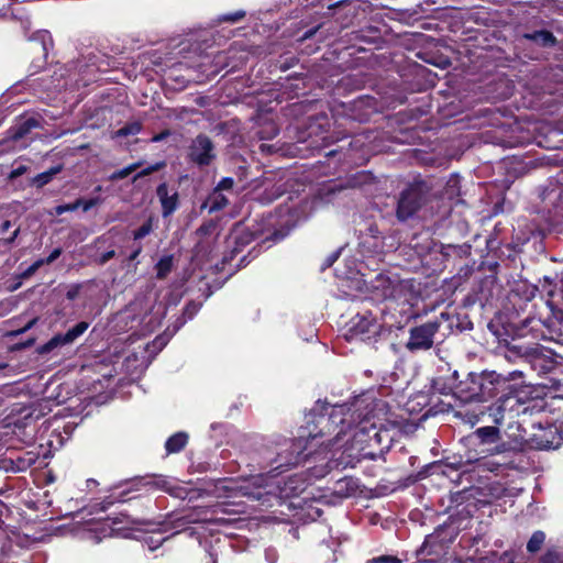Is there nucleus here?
I'll return each mask as SVG.
<instances>
[{
	"label": "nucleus",
	"instance_id": "nucleus-1",
	"mask_svg": "<svg viewBox=\"0 0 563 563\" xmlns=\"http://www.w3.org/2000/svg\"><path fill=\"white\" fill-rule=\"evenodd\" d=\"M48 497L49 495H27V499L23 500L24 508H10L5 505L10 511L8 514L4 512L2 518L7 523L10 525H2L0 529L11 530L15 528L14 522H18L20 519L25 521H33L41 517H48L49 519H53L54 517L82 515L81 519H85L89 516H97L92 517L90 520L103 521L101 523L103 537L111 536L120 530V528H117L115 526L119 522H122V520H119L118 518H111L110 516H99L101 512H106L109 507L114 504L112 495L107 496L102 500H99V498L95 499L92 503L88 505L85 504L80 507L78 499L73 498H69L64 507H54V500L48 499Z\"/></svg>",
	"mask_w": 563,
	"mask_h": 563
},
{
	"label": "nucleus",
	"instance_id": "nucleus-2",
	"mask_svg": "<svg viewBox=\"0 0 563 563\" xmlns=\"http://www.w3.org/2000/svg\"><path fill=\"white\" fill-rule=\"evenodd\" d=\"M349 495H319V497H312L307 500L301 499V495H278L280 497L282 505L287 506L288 509H294L295 516L299 519L316 520L321 517L322 510L318 506L320 504H336L341 501L343 497Z\"/></svg>",
	"mask_w": 563,
	"mask_h": 563
},
{
	"label": "nucleus",
	"instance_id": "nucleus-3",
	"mask_svg": "<svg viewBox=\"0 0 563 563\" xmlns=\"http://www.w3.org/2000/svg\"><path fill=\"white\" fill-rule=\"evenodd\" d=\"M446 320H449V314L442 312L440 316L422 324L410 328L406 349L412 353L431 350L435 343L440 328Z\"/></svg>",
	"mask_w": 563,
	"mask_h": 563
},
{
	"label": "nucleus",
	"instance_id": "nucleus-4",
	"mask_svg": "<svg viewBox=\"0 0 563 563\" xmlns=\"http://www.w3.org/2000/svg\"><path fill=\"white\" fill-rule=\"evenodd\" d=\"M236 510L229 509L224 504H214V505H194L192 509L185 515L177 517L173 525L174 528L177 529V532L184 530L185 527L189 523L197 522H217L224 520L221 515L225 514H236Z\"/></svg>",
	"mask_w": 563,
	"mask_h": 563
},
{
	"label": "nucleus",
	"instance_id": "nucleus-5",
	"mask_svg": "<svg viewBox=\"0 0 563 563\" xmlns=\"http://www.w3.org/2000/svg\"><path fill=\"white\" fill-rule=\"evenodd\" d=\"M547 306L551 311V316L541 319L529 317L522 321V329H529L531 332L538 331L540 325L547 329V333L542 332L541 338L563 344V309H558L551 300H547Z\"/></svg>",
	"mask_w": 563,
	"mask_h": 563
},
{
	"label": "nucleus",
	"instance_id": "nucleus-6",
	"mask_svg": "<svg viewBox=\"0 0 563 563\" xmlns=\"http://www.w3.org/2000/svg\"><path fill=\"white\" fill-rule=\"evenodd\" d=\"M411 285L396 273H380L371 282V289L377 299H400L407 295Z\"/></svg>",
	"mask_w": 563,
	"mask_h": 563
},
{
	"label": "nucleus",
	"instance_id": "nucleus-7",
	"mask_svg": "<svg viewBox=\"0 0 563 563\" xmlns=\"http://www.w3.org/2000/svg\"><path fill=\"white\" fill-rule=\"evenodd\" d=\"M428 192L429 188L423 181L411 184L404 189L397 202V219L404 222L412 218L424 205Z\"/></svg>",
	"mask_w": 563,
	"mask_h": 563
},
{
	"label": "nucleus",
	"instance_id": "nucleus-8",
	"mask_svg": "<svg viewBox=\"0 0 563 563\" xmlns=\"http://www.w3.org/2000/svg\"><path fill=\"white\" fill-rule=\"evenodd\" d=\"M298 449L299 445H297L295 442H291L289 449H287L285 452L277 454V457L271 464L272 470L268 473H261L251 476L250 481L252 485L256 488L269 487L271 484L268 482L275 477V475H271L272 472L279 471L278 473H282L284 471V467L288 468L298 465L307 456H302V453L299 452Z\"/></svg>",
	"mask_w": 563,
	"mask_h": 563
},
{
	"label": "nucleus",
	"instance_id": "nucleus-9",
	"mask_svg": "<svg viewBox=\"0 0 563 563\" xmlns=\"http://www.w3.org/2000/svg\"><path fill=\"white\" fill-rule=\"evenodd\" d=\"M522 371H514L509 374L510 377L503 376L496 372H481L477 373L476 379L478 382V402H485L494 397H497L501 390L509 386V379L515 376H521Z\"/></svg>",
	"mask_w": 563,
	"mask_h": 563
},
{
	"label": "nucleus",
	"instance_id": "nucleus-10",
	"mask_svg": "<svg viewBox=\"0 0 563 563\" xmlns=\"http://www.w3.org/2000/svg\"><path fill=\"white\" fill-rule=\"evenodd\" d=\"M113 489H122L121 493H133L136 490H144L145 493L154 490L175 493V487L162 475H146L121 481L109 488V490Z\"/></svg>",
	"mask_w": 563,
	"mask_h": 563
},
{
	"label": "nucleus",
	"instance_id": "nucleus-11",
	"mask_svg": "<svg viewBox=\"0 0 563 563\" xmlns=\"http://www.w3.org/2000/svg\"><path fill=\"white\" fill-rule=\"evenodd\" d=\"M349 410L350 408L346 405L330 406L327 402L317 401L311 412L317 417V426L321 427L319 435L323 434L324 428L330 429V426L338 427L339 424H344L346 420L343 416Z\"/></svg>",
	"mask_w": 563,
	"mask_h": 563
},
{
	"label": "nucleus",
	"instance_id": "nucleus-12",
	"mask_svg": "<svg viewBox=\"0 0 563 563\" xmlns=\"http://www.w3.org/2000/svg\"><path fill=\"white\" fill-rule=\"evenodd\" d=\"M380 324L371 311L364 313H357L350 321V338L360 339L361 341H369L373 336L378 335L380 331Z\"/></svg>",
	"mask_w": 563,
	"mask_h": 563
},
{
	"label": "nucleus",
	"instance_id": "nucleus-13",
	"mask_svg": "<svg viewBox=\"0 0 563 563\" xmlns=\"http://www.w3.org/2000/svg\"><path fill=\"white\" fill-rule=\"evenodd\" d=\"M456 417H460L463 421L474 426L477 422L482 421L486 416L489 420L496 426L501 424L505 420L504 415L500 411V406L498 400L490 404L489 406H481L476 409H468L466 407L460 409L455 413Z\"/></svg>",
	"mask_w": 563,
	"mask_h": 563
},
{
	"label": "nucleus",
	"instance_id": "nucleus-14",
	"mask_svg": "<svg viewBox=\"0 0 563 563\" xmlns=\"http://www.w3.org/2000/svg\"><path fill=\"white\" fill-rule=\"evenodd\" d=\"M189 159L198 166H208L216 158L214 145L206 134L197 135L190 146L188 153Z\"/></svg>",
	"mask_w": 563,
	"mask_h": 563
},
{
	"label": "nucleus",
	"instance_id": "nucleus-15",
	"mask_svg": "<svg viewBox=\"0 0 563 563\" xmlns=\"http://www.w3.org/2000/svg\"><path fill=\"white\" fill-rule=\"evenodd\" d=\"M562 442L563 438L554 426L540 428L539 432L534 433L530 439L531 446L538 450L558 449Z\"/></svg>",
	"mask_w": 563,
	"mask_h": 563
},
{
	"label": "nucleus",
	"instance_id": "nucleus-16",
	"mask_svg": "<svg viewBox=\"0 0 563 563\" xmlns=\"http://www.w3.org/2000/svg\"><path fill=\"white\" fill-rule=\"evenodd\" d=\"M258 232L252 231L246 227L238 225L232 231L228 246L231 247L230 256H224V261H232L234 256L257 238Z\"/></svg>",
	"mask_w": 563,
	"mask_h": 563
},
{
	"label": "nucleus",
	"instance_id": "nucleus-17",
	"mask_svg": "<svg viewBox=\"0 0 563 563\" xmlns=\"http://www.w3.org/2000/svg\"><path fill=\"white\" fill-rule=\"evenodd\" d=\"M88 323L85 321L78 322L73 328H70L66 333H59L54 335L48 342L40 347V353H48L53 351L57 346H63L73 343L77 338H79L87 329Z\"/></svg>",
	"mask_w": 563,
	"mask_h": 563
},
{
	"label": "nucleus",
	"instance_id": "nucleus-18",
	"mask_svg": "<svg viewBox=\"0 0 563 563\" xmlns=\"http://www.w3.org/2000/svg\"><path fill=\"white\" fill-rule=\"evenodd\" d=\"M547 352L548 351L542 345L534 343V347L526 365L538 375L551 372L554 368V362Z\"/></svg>",
	"mask_w": 563,
	"mask_h": 563
},
{
	"label": "nucleus",
	"instance_id": "nucleus-19",
	"mask_svg": "<svg viewBox=\"0 0 563 563\" xmlns=\"http://www.w3.org/2000/svg\"><path fill=\"white\" fill-rule=\"evenodd\" d=\"M477 373L470 372L464 379L455 384V395L463 402H478V382L476 379Z\"/></svg>",
	"mask_w": 563,
	"mask_h": 563
},
{
	"label": "nucleus",
	"instance_id": "nucleus-20",
	"mask_svg": "<svg viewBox=\"0 0 563 563\" xmlns=\"http://www.w3.org/2000/svg\"><path fill=\"white\" fill-rule=\"evenodd\" d=\"M446 467H448V465L443 464L442 462H432V463L426 465L416 475H410V476L406 477L405 479L398 481V485L391 488V493L397 489H405L409 486L410 483H415L419 479H423L429 475L437 476V477H443V476H445Z\"/></svg>",
	"mask_w": 563,
	"mask_h": 563
},
{
	"label": "nucleus",
	"instance_id": "nucleus-21",
	"mask_svg": "<svg viewBox=\"0 0 563 563\" xmlns=\"http://www.w3.org/2000/svg\"><path fill=\"white\" fill-rule=\"evenodd\" d=\"M533 347L534 343H522L512 340L506 343L504 349V356L511 363L526 365Z\"/></svg>",
	"mask_w": 563,
	"mask_h": 563
},
{
	"label": "nucleus",
	"instance_id": "nucleus-22",
	"mask_svg": "<svg viewBox=\"0 0 563 563\" xmlns=\"http://www.w3.org/2000/svg\"><path fill=\"white\" fill-rule=\"evenodd\" d=\"M156 195L159 199L162 206V216L164 218L173 214L179 205V196L177 190H174L173 194L169 195L168 186L166 183H162L156 188Z\"/></svg>",
	"mask_w": 563,
	"mask_h": 563
},
{
	"label": "nucleus",
	"instance_id": "nucleus-23",
	"mask_svg": "<svg viewBox=\"0 0 563 563\" xmlns=\"http://www.w3.org/2000/svg\"><path fill=\"white\" fill-rule=\"evenodd\" d=\"M497 400L501 402V406H506L507 409H509L510 418L514 417V413L519 415L523 406V402L518 396V388L510 383L507 389L499 393Z\"/></svg>",
	"mask_w": 563,
	"mask_h": 563
},
{
	"label": "nucleus",
	"instance_id": "nucleus-24",
	"mask_svg": "<svg viewBox=\"0 0 563 563\" xmlns=\"http://www.w3.org/2000/svg\"><path fill=\"white\" fill-rule=\"evenodd\" d=\"M38 126V119L34 117L26 118L8 130V139L14 142L19 141L26 136L33 129Z\"/></svg>",
	"mask_w": 563,
	"mask_h": 563
},
{
	"label": "nucleus",
	"instance_id": "nucleus-25",
	"mask_svg": "<svg viewBox=\"0 0 563 563\" xmlns=\"http://www.w3.org/2000/svg\"><path fill=\"white\" fill-rule=\"evenodd\" d=\"M473 435L478 439L482 444H493L500 440V430L497 426H486L476 429Z\"/></svg>",
	"mask_w": 563,
	"mask_h": 563
},
{
	"label": "nucleus",
	"instance_id": "nucleus-26",
	"mask_svg": "<svg viewBox=\"0 0 563 563\" xmlns=\"http://www.w3.org/2000/svg\"><path fill=\"white\" fill-rule=\"evenodd\" d=\"M188 434L179 431L169 437L165 442V450L168 454L180 452L188 443Z\"/></svg>",
	"mask_w": 563,
	"mask_h": 563
},
{
	"label": "nucleus",
	"instance_id": "nucleus-27",
	"mask_svg": "<svg viewBox=\"0 0 563 563\" xmlns=\"http://www.w3.org/2000/svg\"><path fill=\"white\" fill-rule=\"evenodd\" d=\"M31 41L36 46L34 49H41L44 58H46L48 49L53 46L51 33L46 30H40L32 35Z\"/></svg>",
	"mask_w": 563,
	"mask_h": 563
},
{
	"label": "nucleus",
	"instance_id": "nucleus-28",
	"mask_svg": "<svg viewBox=\"0 0 563 563\" xmlns=\"http://www.w3.org/2000/svg\"><path fill=\"white\" fill-rule=\"evenodd\" d=\"M229 205V199L223 192L212 190L209 195L205 206L208 207L209 213L223 210Z\"/></svg>",
	"mask_w": 563,
	"mask_h": 563
},
{
	"label": "nucleus",
	"instance_id": "nucleus-29",
	"mask_svg": "<svg viewBox=\"0 0 563 563\" xmlns=\"http://www.w3.org/2000/svg\"><path fill=\"white\" fill-rule=\"evenodd\" d=\"M525 38L536 42L544 47L554 46L556 43L555 36L552 34V32L547 30H539L532 33H527L525 34Z\"/></svg>",
	"mask_w": 563,
	"mask_h": 563
},
{
	"label": "nucleus",
	"instance_id": "nucleus-30",
	"mask_svg": "<svg viewBox=\"0 0 563 563\" xmlns=\"http://www.w3.org/2000/svg\"><path fill=\"white\" fill-rule=\"evenodd\" d=\"M36 454L33 452H25L19 455L15 460H11L12 470L15 472L26 471L36 462Z\"/></svg>",
	"mask_w": 563,
	"mask_h": 563
},
{
	"label": "nucleus",
	"instance_id": "nucleus-31",
	"mask_svg": "<svg viewBox=\"0 0 563 563\" xmlns=\"http://www.w3.org/2000/svg\"><path fill=\"white\" fill-rule=\"evenodd\" d=\"M201 302H197V301H189L184 310H183V314L180 318L177 319L176 321V328L179 329L180 327H183L188 320H191L197 313L198 311L200 310L201 308Z\"/></svg>",
	"mask_w": 563,
	"mask_h": 563
},
{
	"label": "nucleus",
	"instance_id": "nucleus-32",
	"mask_svg": "<svg viewBox=\"0 0 563 563\" xmlns=\"http://www.w3.org/2000/svg\"><path fill=\"white\" fill-rule=\"evenodd\" d=\"M62 170V166H54L52 168H49L48 170L46 172H43V173H40L37 174L34 178H33V185L36 186L37 188H42L44 187L45 185H47L55 175H57L59 172Z\"/></svg>",
	"mask_w": 563,
	"mask_h": 563
},
{
	"label": "nucleus",
	"instance_id": "nucleus-33",
	"mask_svg": "<svg viewBox=\"0 0 563 563\" xmlns=\"http://www.w3.org/2000/svg\"><path fill=\"white\" fill-rule=\"evenodd\" d=\"M173 268V256L167 255L163 256L155 265L156 277L158 279H164L172 272Z\"/></svg>",
	"mask_w": 563,
	"mask_h": 563
},
{
	"label": "nucleus",
	"instance_id": "nucleus-34",
	"mask_svg": "<svg viewBox=\"0 0 563 563\" xmlns=\"http://www.w3.org/2000/svg\"><path fill=\"white\" fill-rule=\"evenodd\" d=\"M545 540V533L541 530L534 531L527 543V551L530 553L538 552Z\"/></svg>",
	"mask_w": 563,
	"mask_h": 563
},
{
	"label": "nucleus",
	"instance_id": "nucleus-35",
	"mask_svg": "<svg viewBox=\"0 0 563 563\" xmlns=\"http://www.w3.org/2000/svg\"><path fill=\"white\" fill-rule=\"evenodd\" d=\"M142 124L140 122H131L115 131V137H125L129 135H136L141 132Z\"/></svg>",
	"mask_w": 563,
	"mask_h": 563
},
{
	"label": "nucleus",
	"instance_id": "nucleus-36",
	"mask_svg": "<svg viewBox=\"0 0 563 563\" xmlns=\"http://www.w3.org/2000/svg\"><path fill=\"white\" fill-rule=\"evenodd\" d=\"M339 488L334 493H363L362 489L358 488V484L353 478H344L339 482Z\"/></svg>",
	"mask_w": 563,
	"mask_h": 563
},
{
	"label": "nucleus",
	"instance_id": "nucleus-37",
	"mask_svg": "<svg viewBox=\"0 0 563 563\" xmlns=\"http://www.w3.org/2000/svg\"><path fill=\"white\" fill-rule=\"evenodd\" d=\"M140 166H142V162H136V163L130 164L126 167L112 173L109 176V180L115 181V180L123 179V178L128 177L130 174H132L134 170H136Z\"/></svg>",
	"mask_w": 563,
	"mask_h": 563
},
{
	"label": "nucleus",
	"instance_id": "nucleus-38",
	"mask_svg": "<svg viewBox=\"0 0 563 563\" xmlns=\"http://www.w3.org/2000/svg\"><path fill=\"white\" fill-rule=\"evenodd\" d=\"M165 166H166L165 161H161L155 164H152V165L147 166L146 168H143L137 174H135L133 177V181H136L139 178H142V177L148 176L155 172H158V170L163 169Z\"/></svg>",
	"mask_w": 563,
	"mask_h": 563
},
{
	"label": "nucleus",
	"instance_id": "nucleus-39",
	"mask_svg": "<svg viewBox=\"0 0 563 563\" xmlns=\"http://www.w3.org/2000/svg\"><path fill=\"white\" fill-rule=\"evenodd\" d=\"M152 231H153V222H152V219L150 218L139 229H136L133 232V239L135 241L141 240V239L145 238L146 235H148Z\"/></svg>",
	"mask_w": 563,
	"mask_h": 563
},
{
	"label": "nucleus",
	"instance_id": "nucleus-40",
	"mask_svg": "<svg viewBox=\"0 0 563 563\" xmlns=\"http://www.w3.org/2000/svg\"><path fill=\"white\" fill-rule=\"evenodd\" d=\"M541 284V291L545 292L548 297H553L555 294V287H554V279L544 276L542 280H540Z\"/></svg>",
	"mask_w": 563,
	"mask_h": 563
},
{
	"label": "nucleus",
	"instance_id": "nucleus-41",
	"mask_svg": "<svg viewBox=\"0 0 563 563\" xmlns=\"http://www.w3.org/2000/svg\"><path fill=\"white\" fill-rule=\"evenodd\" d=\"M80 207V202H73V203H66V205H58L55 207L54 212H49V214H56L60 216L68 211H75Z\"/></svg>",
	"mask_w": 563,
	"mask_h": 563
},
{
	"label": "nucleus",
	"instance_id": "nucleus-42",
	"mask_svg": "<svg viewBox=\"0 0 563 563\" xmlns=\"http://www.w3.org/2000/svg\"><path fill=\"white\" fill-rule=\"evenodd\" d=\"M234 186V179L232 177H224L222 178L217 186L214 187V190L223 192V191H232Z\"/></svg>",
	"mask_w": 563,
	"mask_h": 563
},
{
	"label": "nucleus",
	"instance_id": "nucleus-43",
	"mask_svg": "<svg viewBox=\"0 0 563 563\" xmlns=\"http://www.w3.org/2000/svg\"><path fill=\"white\" fill-rule=\"evenodd\" d=\"M341 255V249L332 252L323 262L321 265V271H325L327 268L331 267L340 257Z\"/></svg>",
	"mask_w": 563,
	"mask_h": 563
},
{
	"label": "nucleus",
	"instance_id": "nucleus-44",
	"mask_svg": "<svg viewBox=\"0 0 563 563\" xmlns=\"http://www.w3.org/2000/svg\"><path fill=\"white\" fill-rule=\"evenodd\" d=\"M245 16V11L239 10L234 13L224 14L221 16V21L235 23Z\"/></svg>",
	"mask_w": 563,
	"mask_h": 563
},
{
	"label": "nucleus",
	"instance_id": "nucleus-45",
	"mask_svg": "<svg viewBox=\"0 0 563 563\" xmlns=\"http://www.w3.org/2000/svg\"><path fill=\"white\" fill-rule=\"evenodd\" d=\"M99 198H91L89 200H84L81 198L77 199L75 202H80V207L85 212L89 211L91 208L99 203Z\"/></svg>",
	"mask_w": 563,
	"mask_h": 563
},
{
	"label": "nucleus",
	"instance_id": "nucleus-46",
	"mask_svg": "<svg viewBox=\"0 0 563 563\" xmlns=\"http://www.w3.org/2000/svg\"><path fill=\"white\" fill-rule=\"evenodd\" d=\"M341 187L334 185V184H330V185H327L324 186L323 189H321V191H324V195L327 197V201H330L331 200V196H334L336 192L341 191Z\"/></svg>",
	"mask_w": 563,
	"mask_h": 563
},
{
	"label": "nucleus",
	"instance_id": "nucleus-47",
	"mask_svg": "<svg viewBox=\"0 0 563 563\" xmlns=\"http://www.w3.org/2000/svg\"><path fill=\"white\" fill-rule=\"evenodd\" d=\"M369 563H401V561L396 556L382 555L374 558L369 561Z\"/></svg>",
	"mask_w": 563,
	"mask_h": 563
},
{
	"label": "nucleus",
	"instance_id": "nucleus-48",
	"mask_svg": "<svg viewBox=\"0 0 563 563\" xmlns=\"http://www.w3.org/2000/svg\"><path fill=\"white\" fill-rule=\"evenodd\" d=\"M115 256V251L114 250H110V251H107L104 253H102L97 260H96V263L98 265H104L106 263H108L111 258H113Z\"/></svg>",
	"mask_w": 563,
	"mask_h": 563
},
{
	"label": "nucleus",
	"instance_id": "nucleus-49",
	"mask_svg": "<svg viewBox=\"0 0 563 563\" xmlns=\"http://www.w3.org/2000/svg\"><path fill=\"white\" fill-rule=\"evenodd\" d=\"M214 228H216V224L212 221H210L208 223H203L198 228L197 234L208 235L214 230Z\"/></svg>",
	"mask_w": 563,
	"mask_h": 563
},
{
	"label": "nucleus",
	"instance_id": "nucleus-50",
	"mask_svg": "<svg viewBox=\"0 0 563 563\" xmlns=\"http://www.w3.org/2000/svg\"><path fill=\"white\" fill-rule=\"evenodd\" d=\"M351 3L349 0H340L329 7V10H333V15L338 13L339 10H345L347 7H350Z\"/></svg>",
	"mask_w": 563,
	"mask_h": 563
},
{
	"label": "nucleus",
	"instance_id": "nucleus-51",
	"mask_svg": "<svg viewBox=\"0 0 563 563\" xmlns=\"http://www.w3.org/2000/svg\"><path fill=\"white\" fill-rule=\"evenodd\" d=\"M42 265H44V261H42L41 258L35 261L32 265H30L25 269V272L23 273V276L29 277V276L33 275Z\"/></svg>",
	"mask_w": 563,
	"mask_h": 563
},
{
	"label": "nucleus",
	"instance_id": "nucleus-52",
	"mask_svg": "<svg viewBox=\"0 0 563 563\" xmlns=\"http://www.w3.org/2000/svg\"><path fill=\"white\" fill-rule=\"evenodd\" d=\"M63 250L60 247L54 249L51 254L46 258H41L44 261V264H52L55 262L62 254Z\"/></svg>",
	"mask_w": 563,
	"mask_h": 563
},
{
	"label": "nucleus",
	"instance_id": "nucleus-53",
	"mask_svg": "<svg viewBox=\"0 0 563 563\" xmlns=\"http://www.w3.org/2000/svg\"><path fill=\"white\" fill-rule=\"evenodd\" d=\"M236 176L240 181H244L247 178V167L240 166L236 170Z\"/></svg>",
	"mask_w": 563,
	"mask_h": 563
},
{
	"label": "nucleus",
	"instance_id": "nucleus-54",
	"mask_svg": "<svg viewBox=\"0 0 563 563\" xmlns=\"http://www.w3.org/2000/svg\"><path fill=\"white\" fill-rule=\"evenodd\" d=\"M537 291H539V286H529L527 289V299L531 300L536 297Z\"/></svg>",
	"mask_w": 563,
	"mask_h": 563
},
{
	"label": "nucleus",
	"instance_id": "nucleus-55",
	"mask_svg": "<svg viewBox=\"0 0 563 563\" xmlns=\"http://www.w3.org/2000/svg\"><path fill=\"white\" fill-rule=\"evenodd\" d=\"M555 552L549 551L542 558V563H552L555 559Z\"/></svg>",
	"mask_w": 563,
	"mask_h": 563
},
{
	"label": "nucleus",
	"instance_id": "nucleus-56",
	"mask_svg": "<svg viewBox=\"0 0 563 563\" xmlns=\"http://www.w3.org/2000/svg\"><path fill=\"white\" fill-rule=\"evenodd\" d=\"M142 252V246L139 244L134 250L133 252L129 255L128 260L130 262H133L136 260V257L141 254Z\"/></svg>",
	"mask_w": 563,
	"mask_h": 563
},
{
	"label": "nucleus",
	"instance_id": "nucleus-57",
	"mask_svg": "<svg viewBox=\"0 0 563 563\" xmlns=\"http://www.w3.org/2000/svg\"><path fill=\"white\" fill-rule=\"evenodd\" d=\"M319 27H320V25L306 31L305 34L302 35L301 40H307V38L312 37L317 33Z\"/></svg>",
	"mask_w": 563,
	"mask_h": 563
},
{
	"label": "nucleus",
	"instance_id": "nucleus-58",
	"mask_svg": "<svg viewBox=\"0 0 563 563\" xmlns=\"http://www.w3.org/2000/svg\"><path fill=\"white\" fill-rule=\"evenodd\" d=\"M86 486L88 490H93L99 486V483L93 478H89L86 482Z\"/></svg>",
	"mask_w": 563,
	"mask_h": 563
},
{
	"label": "nucleus",
	"instance_id": "nucleus-59",
	"mask_svg": "<svg viewBox=\"0 0 563 563\" xmlns=\"http://www.w3.org/2000/svg\"><path fill=\"white\" fill-rule=\"evenodd\" d=\"M169 135V131H164L159 134H156L152 137V142H161L163 141L165 137H167Z\"/></svg>",
	"mask_w": 563,
	"mask_h": 563
},
{
	"label": "nucleus",
	"instance_id": "nucleus-60",
	"mask_svg": "<svg viewBox=\"0 0 563 563\" xmlns=\"http://www.w3.org/2000/svg\"><path fill=\"white\" fill-rule=\"evenodd\" d=\"M276 487L280 490V493H282V492H286V490H289L288 493H295V490H296V487H292V486H289V487H288L286 483H285V487H284V488H282V487H280V481H277V482H276Z\"/></svg>",
	"mask_w": 563,
	"mask_h": 563
},
{
	"label": "nucleus",
	"instance_id": "nucleus-61",
	"mask_svg": "<svg viewBox=\"0 0 563 563\" xmlns=\"http://www.w3.org/2000/svg\"><path fill=\"white\" fill-rule=\"evenodd\" d=\"M341 433H342V430H340L338 432L336 437L328 443L327 448L332 449L334 445H336L341 440Z\"/></svg>",
	"mask_w": 563,
	"mask_h": 563
},
{
	"label": "nucleus",
	"instance_id": "nucleus-62",
	"mask_svg": "<svg viewBox=\"0 0 563 563\" xmlns=\"http://www.w3.org/2000/svg\"><path fill=\"white\" fill-rule=\"evenodd\" d=\"M11 228V221L5 220L0 224V233H5Z\"/></svg>",
	"mask_w": 563,
	"mask_h": 563
},
{
	"label": "nucleus",
	"instance_id": "nucleus-63",
	"mask_svg": "<svg viewBox=\"0 0 563 563\" xmlns=\"http://www.w3.org/2000/svg\"><path fill=\"white\" fill-rule=\"evenodd\" d=\"M19 233H20V230H19V229L14 230V231H13V233L10 235V238H8V239L5 240V243H7V244H11V243H13V242L15 241V239L18 238Z\"/></svg>",
	"mask_w": 563,
	"mask_h": 563
},
{
	"label": "nucleus",
	"instance_id": "nucleus-64",
	"mask_svg": "<svg viewBox=\"0 0 563 563\" xmlns=\"http://www.w3.org/2000/svg\"><path fill=\"white\" fill-rule=\"evenodd\" d=\"M77 295H78V288H74V289H70L67 291L66 297H67V299L73 300L77 297Z\"/></svg>",
	"mask_w": 563,
	"mask_h": 563
}]
</instances>
